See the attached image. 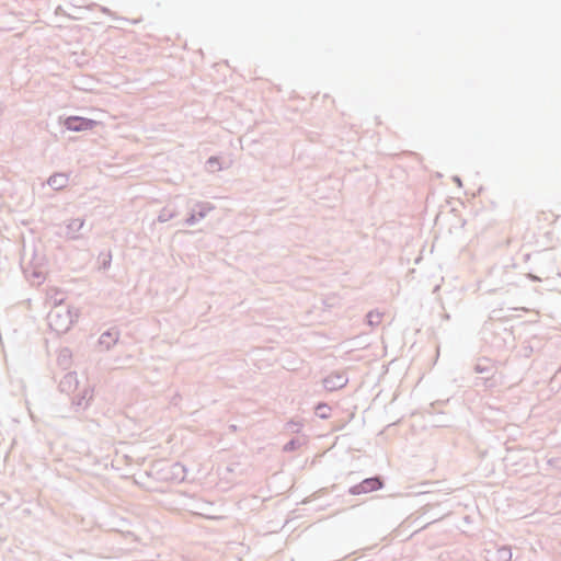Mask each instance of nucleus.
I'll list each match as a JSON object with an SVG mask.
<instances>
[{"label": "nucleus", "mask_w": 561, "mask_h": 561, "mask_svg": "<svg viewBox=\"0 0 561 561\" xmlns=\"http://www.w3.org/2000/svg\"><path fill=\"white\" fill-rule=\"evenodd\" d=\"M382 486L381 481L378 478L366 479L362 482L360 488L365 492L375 491Z\"/></svg>", "instance_id": "nucleus-1"}, {"label": "nucleus", "mask_w": 561, "mask_h": 561, "mask_svg": "<svg viewBox=\"0 0 561 561\" xmlns=\"http://www.w3.org/2000/svg\"><path fill=\"white\" fill-rule=\"evenodd\" d=\"M55 318H59V314H58V313H56V314H51V316H50V325H51L56 331H62V330H66V329H67V327L62 328V327L58 325V324L56 323V319H55Z\"/></svg>", "instance_id": "nucleus-2"}, {"label": "nucleus", "mask_w": 561, "mask_h": 561, "mask_svg": "<svg viewBox=\"0 0 561 561\" xmlns=\"http://www.w3.org/2000/svg\"><path fill=\"white\" fill-rule=\"evenodd\" d=\"M456 182L458 183L459 186L461 185L459 178H456Z\"/></svg>", "instance_id": "nucleus-3"}]
</instances>
